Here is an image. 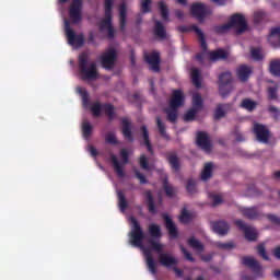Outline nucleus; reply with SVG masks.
Wrapping results in <instances>:
<instances>
[{"label": "nucleus", "mask_w": 280, "mask_h": 280, "mask_svg": "<svg viewBox=\"0 0 280 280\" xmlns=\"http://www.w3.org/2000/svg\"><path fill=\"white\" fill-rule=\"evenodd\" d=\"M148 233L150 235L149 244L155 253L159 254V261L161 266H164V268H173L176 277H183V269H179L178 266V258L167 254L163 253V244L154 241V240H161L163 237V233L161 232V225L156 223H151L148 226Z\"/></svg>", "instance_id": "1"}, {"label": "nucleus", "mask_w": 280, "mask_h": 280, "mask_svg": "<svg viewBox=\"0 0 280 280\" xmlns=\"http://www.w3.org/2000/svg\"><path fill=\"white\" fill-rule=\"evenodd\" d=\"M131 222V231L129 233V242L131 246L136 248H140L145 257V264L149 272L151 275H156L159 270L156 269V260L152 256V250L143 245V240H145V233H143V228H141V223L135 217H130Z\"/></svg>", "instance_id": "2"}, {"label": "nucleus", "mask_w": 280, "mask_h": 280, "mask_svg": "<svg viewBox=\"0 0 280 280\" xmlns=\"http://www.w3.org/2000/svg\"><path fill=\"white\" fill-rule=\"evenodd\" d=\"M79 72L82 80H97V63L92 61L89 63V54L82 52L79 55Z\"/></svg>", "instance_id": "3"}, {"label": "nucleus", "mask_w": 280, "mask_h": 280, "mask_svg": "<svg viewBox=\"0 0 280 280\" xmlns=\"http://www.w3.org/2000/svg\"><path fill=\"white\" fill-rule=\"evenodd\" d=\"M231 27H236V34H244L246 30H248V24L246 23V18L240 13H235L231 16L229 23L219 25L214 27V32L217 34H224V32H229Z\"/></svg>", "instance_id": "4"}, {"label": "nucleus", "mask_w": 280, "mask_h": 280, "mask_svg": "<svg viewBox=\"0 0 280 280\" xmlns=\"http://www.w3.org/2000/svg\"><path fill=\"white\" fill-rule=\"evenodd\" d=\"M233 89H235L233 86V74L230 71L222 72L219 75V93L221 97H229Z\"/></svg>", "instance_id": "5"}, {"label": "nucleus", "mask_w": 280, "mask_h": 280, "mask_svg": "<svg viewBox=\"0 0 280 280\" xmlns=\"http://www.w3.org/2000/svg\"><path fill=\"white\" fill-rule=\"evenodd\" d=\"M65 30H66V36L68 38V45H71V47H84V34H75V31L71 28V22L69 20H65Z\"/></svg>", "instance_id": "6"}, {"label": "nucleus", "mask_w": 280, "mask_h": 280, "mask_svg": "<svg viewBox=\"0 0 280 280\" xmlns=\"http://www.w3.org/2000/svg\"><path fill=\"white\" fill-rule=\"evenodd\" d=\"M190 13L197 21H205V19L211 14V7L206 5L202 2H196L191 4Z\"/></svg>", "instance_id": "7"}, {"label": "nucleus", "mask_w": 280, "mask_h": 280, "mask_svg": "<svg viewBox=\"0 0 280 280\" xmlns=\"http://www.w3.org/2000/svg\"><path fill=\"white\" fill-rule=\"evenodd\" d=\"M177 30L182 34H187L188 32H195V34L199 38L201 49H203V51H207V39H205V33H202V30H200L196 24L189 25V26L180 25L177 27Z\"/></svg>", "instance_id": "8"}, {"label": "nucleus", "mask_w": 280, "mask_h": 280, "mask_svg": "<svg viewBox=\"0 0 280 280\" xmlns=\"http://www.w3.org/2000/svg\"><path fill=\"white\" fill-rule=\"evenodd\" d=\"M117 60V50L115 48L108 49L106 52H103L101 56V65L103 69L110 71L115 68V62Z\"/></svg>", "instance_id": "9"}, {"label": "nucleus", "mask_w": 280, "mask_h": 280, "mask_svg": "<svg viewBox=\"0 0 280 280\" xmlns=\"http://www.w3.org/2000/svg\"><path fill=\"white\" fill-rule=\"evenodd\" d=\"M234 224L240 229V231H243L247 242H257V230L255 228L247 225L240 219L234 221Z\"/></svg>", "instance_id": "10"}, {"label": "nucleus", "mask_w": 280, "mask_h": 280, "mask_svg": "<svg viewBox=\"0 0 280 280\" xmlns=\"http://www.w3.org/2000/svg\"><path fill=\"white\" fill-rule=\"evenodd\" d=\"M82 0H72L69 9V16L72 23L78 24L82 21Z\"/></svg>", "instance_id": "11"}, {"label": "nucleus", "mask_w": 280, "mask_h": 280, "mask_svg": "<svg viewBox=\"0 0 280 280\" xmlns=\"http://www.w3.org/2000/svg\"><path fill=\"white\" fill-rule=\"evenodd\" d=\"M253 132L256 136L257 141L260 143H268L270 140V130H268L265 125L255 122Z\"/></svg>", "instance_id": "12"}, {"label": "nucleus", "mask_w": 280, "mask_h": 280, "mask_svg": "<svg viewBox=\"0 0 280 280\" xmlns=\"http://www.w3.org/2000/svg\"><path fill=\"white\" fill-rule=\"evenodd\" d=\"M145 61L151 67V71L159 73L161 71V55L159 52H152L150 55H145Z\"/></svg>", "instance_id": "13"}, {"label": "nucleus", "mask_w": 280, "mask_h": 280, "mask_svg": "<svg viewBox=\"0 0 280 280\" xmlns=\"http://www.w3.org/2000/svg\"><path fill=\"white\" fill-rule=\"evenodd\" d=\"M236 75L241 82H248L250 75H253V67L241 65L236 69Z\"/></svg>", "instance_id": "14"}, {"label": "nucleus", "mask_w": 280, "mask_h": 280, "mask_svg": "<svg viewBox=\"0 0 280 280\" xmlns=\"http://www.w3.org/2000/svg\"><path fill=\"white\" fill-rule=\"evenodd\" d=\"M197 145L205 152H209L211 150V141L209 140V135H207V132H197Z\"/></svg>", "instance_id": "15"}, {"label": "nucleus", "mask_w": 280, "mask_h": 280, "mask_svg": "<svg viewBox=\"0 0 280 280\" xmlns=\"http://www.w3.org/2000/svg\"><path fill=\"white\" fill-rule=\"evenodd\" d=\"M212 231L217 233V235H228L231 226L226 223V221H213L211 222Z\"/></svg>", "instance_id": "16"}, {"label": "nucleus", "mask_w": 280, "mask_h": 280, "mask_svg": "<svg viewBox=\"0 0 280 280\" xmlns=\"http://www.w3.org/2000/svg\"><path fill=\"white\" fill-rule=\"evenodd\" d=\"M184 104H185V95L183 94V91L175 90L170 101V107L180 108V106H183Z\"/></svg>", "instance_id": "17"}, {"label": "nucleus", "mask_w": 280, "mask_h": 280, "mask_svg": "<svg viewBox=\"0 0 280 280\" xmlns=\"http://www.w3.org/2000/svg\"><path fill=\"white\" fill-rule=\"evenodd\" d=\"M121 126L125 139H128L130 142L135 141V138L132 137V122L128 117L121 118Z\"/></svg>", "instance_id": "18"}, {"label": "nucleus", "mask_w": 280, "mask_h": 280, "mask_svg": "<svg viewBox=\"0 0 280 280\" xmlns=\"http://www.w3.org/2000/svg\"><path fill=\"white\" fill-rule=\"evenodd\" d=\"M163 219L165 222L166 230L168 231V234L173 240H176V237H178V229L176 228V224L167 214H164Z\"/></svg>", "instance_id": "19"}, {"label": "nucleus", "mask_w": 280, "mask_h": 280, "mask_svg": "<svg viewBox=\"0 0 280 280\" xmlns=\"http://www.w3.org/2000/svg\"><path fill=\"white\" fill-rule=\"evenodd\" d=\"M166 160L173 172H180V160L178 159V154H176V152L167 153Z\"/></svg>", "instance_id": "20"}, {"label": "nucleus", "mask_w": 280, "mask_h": 280, "mask_svg": "<svg viewBox=\"0 0 280 280\" xmlns=\"http://www.w3.org/2000/svg\"><path fill=\"white\" fill-rule=\"evenodd\" d=\"M140 130L142 132L143 145H145L151 155H154V149L152 148V142H150V131H148V127L143 125L140 127Z\"/></svg>", "instance_id": "21"}, {"label": "nucleus", "mask_w": 280, "mask_h": 280, "mask_svg": "<svg viewBox=\"0 0 280 280\" xmlns=\"http://www.w3.org/2000/svg\"><path fill=\"white\" fill-rule=\"evenodd\" d=\"M243 266H246L247 268H250L254 272H259L261 270V265H259V261H257L255 258L245 256L242 258Z\"/></svg>", "instance_id": "22"}, {"label": "nucleus", "mask_w": 280, "mask_h": 280, "mask_svg": "<svg viewBox=\"0 0 280 280\" xmlns=\"http://www.w3.org/2000/svg\"><path fill=\"white\" fill-rule=\"evenodd\" d=\"M268 43L271 47H280V26L271 28L268 36Z\"/></svg>", "instance_id": "23"}, {"label": "nucleus", "mask_w": 280, "mask_h": 280, "mask_svg": "<svg viewBox=\"0 0 280 280\" xmlns=\"http://www.w3.org/2000/svg\"><path fill=\"white\" fill-rule=\"evenodd\" d=\"M241 213H243L244 218H247V220H259V210H257V207L252 208H241Z\"/></svg>", "instance_id": "24"}, {"label": "nucleus", "mask_w": 280, "mask_h": 280, "mask_svg": "<svg viewBox=\"0 0 280 280\" xmlns=\"http://www.w3.org/2000/svg\"><path fill=\"white\" fill-rule=\"evenodd\" d=\"M128 16V9L125 4V2H122L119 5V25H120V31L121 32H126V19Z\"/></svg>", "instance_id": "25"}, {"label": "nucleus", "mask_w": 280, "mask_h": 280, "mask_svg": "<svg viewBox=\"0 0 280 280\" xmlns=\"http://www.w3.org/2000/svg\"><path fill=\"white\" fill-rule=\"evenodd\" d=\"M110 161L113 163V167L119 178H124L126 176V173L124 172V166L121 163H119V160L117 159V155L110 153Z\"/></svg>", "instance_id": "26"}, {"label": "nucleus", "mask_w": 280, "mask_h": 280, "mask_svg": "<svg viewBox=\"0 0 280 280\" xmlns=\"http://www.w3.org/2000/svg\"><path fill=\"white\" fill-rule=\"evenodd\" d=\"M154 35L162 40H165V38H167V31L165 30L163 22L159 20L155 21Z\"/></svg>", "instance_id": "27"}, {"label": "nucleus", "mask_w": 280, "mask_h": 280, "mask_svg": "<svg viewBox=\"0 0 280 280\" xmlns=\"http://www.w3.org/2000/svg\"><path fill=\"white\" fill-rule=\"evenodd\" d=\"M162 185L167 198H174V196H176V189L170 185L167 175L162 178Z\"/></svg>", "instance_id": "28"}, {"label": "nucleus", "mask_w": 280, "mask_h": 280, "mask_svg": "<svg viewBox=\"0 0 280 280\" xmlns=\"http://www.w3.org/2000/svg\"><path fill=\"white\" fill-rule=\"evenodd\" d=\"M209 58L212 62L218 60H226L229 58V54L224 49H218L209 52Z\"/></svg>", "instance_id": "29"}, {"label": "nucleus", "mask_w": 280, "mask_h": 280, "mask_svg": "<svg viewBox=\"0 0 280 280\" xmlns=\"http://www.w3.org/2000/svg\"><path fill=\"white\" fill-rule=\"evenodd\" d=\"M187 244L197 253H205V245L196 237L192 236L188 238Z\"/></svg>", "instance_id": "30"}, {"label": "nucleus", "mask_w": 280, "mask_h": 280, "mask_svg": "<svg viewBox=\"0 0 280 280\" xmlns=\"http://www.w3.org/2000/svg\"><path fill=\"white\" fill-rule=\"evenodd\" d=\"M228 108H231V104H219L214 110V119H222L226 116Z\"/></svg>", "instance_id": "31"}, {"label": "nucleus", "mask_w": 280, "mask_h": 280, "mask_svg": "<svg viewBox=\"0 0 280 280\" xmlns=\"http://www.w3.org/2000/svg\"><path fill=\"white\" fill-rule=\"evenodd\" d=\"M213 176V163L208 162L203 166V171L201 172V180H209Z\"/></svg>", "instance_id": "32"}, {"label": "nucleus", "mask_w": 280, "mask_h": 280, "mask_svg": "<svg viewBox=\"0 0 280 280\" xmlns=\"http://www.w3.org/2000/svg\"><path fill=\"white\" fill-rule=\"evenodd\" d=\"M144 196L147 198L149 213L155 214L156 213V206L154 205V196H152V191L147 190L144 192Z\"/></svg>", "instance_id": "33"}, {"label": "nucleus", "mask_w": 280, "mask_h": 280, "mask_svg": "<svg viewBox=\"0 0 280 280\" xmlns=\"http://www.w3.org/2000/svg\"><path fill=\"white\" fill-rule=\"evenodd\" d=\"M81 130H82L83 138L89 140L91 139V135H93V125H91L89 120H83Z\"/></svg>", "instance_id": "34"}, {"label": "nucleus", "mask_w": 280, "mask_h": 280, "mask_svg": "<svg viewBox=\"0 0 280 280\" xmlns=\"http://www.w3.org/2000/svg\"><path fill=\"white\" fill-rule=\"evenodd\" d=\"M241 108L248 110V113H253V110H255V108H257V102H255L250 98H243L241 102Z\"/></svg>", "instance_id": "35"}, {"label": "nucleus", "mask_w": 280, "mask_h": 280, "mask_svg": "<svg viewBox=\"0 0 280 280\" xmlns=\"http://www.w3.org/2000/svg\"><path fill=\"white\" fill-rule=\"evenodd\" d=\"M167 115V120L171 121V124H175V121L178 119V108L177 107H168L164 110Z\"/></svg>", "instance_id": "36"}, {"label": "nucleus", "mask_w": 280, "mask_h": 280, "mask_svg": "<svg viewBox=\"0 0 280 280\" xmlns=\"http://www.w3.org/2000/svg\"><path fill=\"white\" fill-rule=\"evenodd\" d=\"M113 27V14L105 13V19L100 23V31L104 32V30H109Z\"/></svg>", "instance_id": "37"}, {"label": "nucleus", "mask_w": 280, "mask_h": 280, "mask_svg": "<svg viewBox=\"0 0 280 280\" xmlns=\"http://www.w3.org/2000/svg\"><path fill=\"white\" fill-rule=\"evenodd\" d=\"M158 130L164 139H170V136L167 135L165 122L161 119V116H158L155 118Z\"/></svg>", "instance_id": "38"}, {"label": "nucleus", "mask_w": 280, "mask_h": 280, "mask_svg": "<svg viewBox=\"0 0 280 280\" xmlns=\"http://www.w3.org/2000/svg\"><path fill=\"white\" fill-rule=\"evenodd\" d=\"M191 80H192V84L197 89H200L202 86V81L200 80V70L198 68H194L191 70Z\"/></svg>", "instance_id": "39"}, {"label": "nucleus", "mask_w": 280, "mask_h": 280, "mask_svg": "<svg viewBox=\"0 0 280 280\" xmlns=\"http://www.w3.org/2000/svg\"><path fill=\"white\" fill-rule=\"evenodd\" d=\"M158 5L163 21H170V9L167 8V4H165L164 1H160Z\"/></svg>", "instance_id": "40"}, {"label": "nucleus", "mask_w": 280, "mask_h": 280, "mask_svg": "<svg viewBox=\"0 0 280 280\" xmlns=\"http://www.w3.org/2000/svg\"><path fill=\"white\" fill-rule=\"evenodd\" d=\"M269 71L272 75L280 77V59L270 61Z\"/></svg>", "instance_id": "41"}, {"label": "nucleus", "mask_w": 280, "mask_h": 280, "mask_svg": "<svg viewBox=\"0 0 280 280\" xmlns=\"http://www.w3.org/2000/svg\"><path fill=\"white\" fill-rule=\"evenodd\" d=\"M194 220V214H191L189 211H187L186 208L182 210V213L179 215V222L182 224H189Z\"/></svg>", "instance_id": "42"}, {"label": "nucleus", "mask_w": 280, "mask_h": 280, "mask_svg": "<svg viewBox=\"0 0 280 280\" xmlns=\"http://www.w3.org/2000/svg\"><path fill=\"white\" fill-rule=\"evenodd\" d=\"M202 106H203V101H202V96L198 93L192 95V108H195L196 110H202Z\"/></svg>", "instance_id": "43"}, {"label": "nucleus", "mask_w": 280, "mask_h": 280, "mask_svg": "<svg viewBox=\"0 0 280 280\" xmlns=\"http://www.w3.org/2000/svg\"><path fill=\"white\" fill-rule=\"evenodd\" d=\"M103 110L105 112V115H107L109 121L115 119V106H113V104H103Z\"/></svg>", "instance_id": "44"}, {"label": "nucleus", "mask_w": 280, "mask_h": 280, "mask_svg": "<svg viewBox=\"0 0 280 280\" xmlns=\"http://www.w3.org/2000/svg\"><path fill=\"white\" fill-rule=\"evenodd\" d=\"M118 196V205H119V209L120 211H126V209H128V201L126 200V195H124L122 191H118L117 194Z\"/></svg>", "instance_id": "45"}, {"label": "nucleus", "mask_w": 280, "mask_h": 280, "mask_svg": "<svg viewBox=\"0 0 280 280\" xmlns=\"http://www.w3.org/2000/svg\"><path fill=\"white\" fill-rule=\"evenodd\" d=\"M105 142L109 145H117L119 143V141L117 140V136L113 131L106 133Z\"/></svg>", "instance_id": "46"}, {"label": "nucleus", "mask_w": 280, "mask_h": 280, "mask_svg": "<svg viewBox=\"0 0 280 280\" xmlns=\"http://www.w3.org/2000/svg\"><path fill=\"white\" fill-rule=\"evenodd\" d=\"M140 8H141L142 14H148L152 12V0H142Z\"/></svg>", "instance_id": "47"}, {"label": "nucleus", "mask_w": 280, "mask_h": 280, "mask_svg": "<svg viewBox=\"0 0 280 280\" xmlns=\"http://www.w3.org/2000/svg\"><path fill=\"white\" fill-rule=\"evenodd\" d=\"M199 110L195 109V107L187 110L184 115V121H194L196 119V115H198Z\"/></svg>", "instance_id": "48"}, {"label": "nucleus", "mask_w": 280, "mask_h": 280, "mask_svg": "<svg viewBox=\"0 0 280 280\" xmlns=\"http://www.w3.org/2000/svg\"><path fill=\"white\" fill-rule=\"evenodd\" d=\"M257 253L265 261H270V256H268V253H266V245L264 243L259 244L257 246Z\"/></svg>", "instance_id": "49"}, {"label": "nucleus", "mask_w": 280, "mask_h": 280, "mask_svg": "<svg viewBox=\"0 0 280 280\" xmlns=\"http://www.w3.org/2000/svg\"><path fill=\"white\" fill-rule=\"evenodd\" d=\"M253 60L259 62V60H264V55L261 54V48H252L250 49Z\"/></svg>", "instance_id": "50"}, {"label": "nucleus", "mask_w": 280, "mask_h": 280, "mask_svg": "<svg viewBox=\"0 0 280 280\" xmlns=\"http://www.w3.org/2000/svg\"><path fill=\"white\" fill-rule=\"evenodd\" d=\"M103 106L104 105H101L100 102H96L91 106V110L94 117H100V115H102Z\"/></svg>", "instance_id": "51"}, {"label": "nucleus", "mask_w": 280, "mask_h": 280, "mask_svg": "<svg viewBox=\"0 0 280 280\" xmlns=\"http://www.w3.org/2000/svg\"><path fill=\"white\" fill-rule=\"evenodd\" d=\"M186 190L188 191V194L194 195L198 191V189L196 188V180L194 179H188L187 180V185H186Z\"/></svg>", "instance_id": "52"}, {"label": "nucleus", "mask_w": 280, "mask_h": 280, "mask_svg": "<svg viewBox=\"0 0 280 280\" xmlns=\"http://www.w3.org/2000/svg\"><path fill=\"white\" fill-rule=\"evenodd\" d=\"M185 259H187V261H190L191 264H194L196 261V258H194V256L191 255V253H189L187 250V248H185V246L180 245L179 246Z\"/></svg>", "instance_id": "53"}, {"label": "nucleus", "mask_w": 280, "mask_h": 280, "mask_svg": "<svg viewBox=\"0 0 280 280\" xmlns=\"http://www.w3.org/2000/svg\"><path fill=\"white\" fill-rule=\"evenodd\" d=\"M139 165L142 170H150V163L148 162V156H145V154L140 155Z\"/></svg>", "instance_id": "54"}, {"label": "nucleus", "mask_w": 280, "mask_h": 280, "mask_svg": "<svg viewBox=\"0 0 280 280\" xmlns=\"http://www.w3.org/2000/svg\"><path fill=\"white\" fill-rule=\"evenodd\" d=\"M120 158L122 159V165H128V163L130 162V154L128 153V150L121 149Z\"/></svg>", "instance_id": "55"}, {"label": "nucleus", "mask_w": 280, "mask_h": 280, "mask_svg": "<svg viewBox=\"0 0 280 280\" xmlns=\"http://www.w3.org/2000/svg\"><path fill=\"white\" fill-rule=\"evenodd\" d=\"M133 172L136 174V178L140 182V185H148V178H145L143 173L139 172V170H135Z\"/></svg>", "instance_id": "56"}, {"label": "nucleus", "mask_w": 280, "mask_h": 280, "mask_svg": "<svg viewBox=\"0 0 280 280\" xmlns=\"http://www.w3.org/2000/svg\"><path fill=\"white\" fill-rule=\"evenodd\" d=\"M211 200H212V207H218V205H222L223 200H222V196L220 195H209Z\"/></svg>", "instance_id": "57"}, {"label": "nucleus", "mask_w": 280, "mask_h": 280, "mask_svg": "<svg viewBox=\"0 0 280 280\" xmlns=\"http://www.w3.org/2000/svg\"><path fill=\"white\" fill-rule=\"evenodd\" d=\"M268 112L272 115L273 119H276V120L279 119V117H280V109L279 108H277L273 105H270L268 107Z\"/></svg>", "instance_id": "58"}, {"label": "nucleus", "mask_w": 280, "mask_h": 280, "mask_svg": "<svg viewBox=\"0 0 280 280\" xmlns=\"http://www.w3.org/2000/svg\"><path fill=\"white\" fill-rule=\"evenodd\" d=\"M218 248H222L223 250H231V248H235V244L233 242L230 243H217Z\"/></svg>", "instance_id": "59"}, {"label": "nucleus", "mask_w": 280, "mask_h": 280, "mask_svg": "<svg viewBox=\"0 0 280 280\" xmlns=\"http://www.w3.org/2000/svg\"><path fill=\"white\" fill-rule=\"evenodd\" d=\"M267 219L271 224H276V226H280V218L276 214H267Z\"/></svg>", "instance_id": "60"}, {"label": "nucleus", "mask_w": 280, "mask_h": 280, "mask_svg": "<svg viewBox=\"0 0 280 280\" xmlns=\"http://www.w3.org/2000/svg\"><path fill=\"white\" fill-rule=\"evenodd\" d=\"M113 0H105V14H113Z\"/></svg>", "instance_id": "61"}, {"label": "nucleus", "mask_w": 280, "mask_h": 280, "mask_svg": "<svg viewBox=\"0 0 280 280\" xmlns=\"http://www.w3.org/2000/svg\"><path fill=\"white\" fill-rule=\"evenodd\" d=\"M277 86L268 88L269 100H277Z\"/></svg>", "instance_id": "62"}, {"label": "nucleus", "mask_w": 280, "mask_h": 280, "mask_svg": "<svg viewBox=\"0 0 280 280\" xmlns=\"http://www.w3.org/2000/svg\"><path fill=\"white\" fill-rule=\"evenodd\" d=\"M234 137H235V141H238V142L246 141V138H244V135H242V132L238 131V129L234 130Z\"/></svg>", "instance_id": "63"}, {"label": "nucleus", "mask_w": 280, "mask_h": 280, "mask_svg": "<svg viewBox=\"0 0 280 280\" xmlns=\"http://www.w3.org/2000/svg\"><path fill=\"white\" fill-rule=\"evenodd\" d=\"M264 21V13L262 12H256L254 14V23H261Z\"/></svg>", "instance_id": "64"}]
</instances>
